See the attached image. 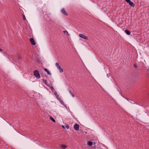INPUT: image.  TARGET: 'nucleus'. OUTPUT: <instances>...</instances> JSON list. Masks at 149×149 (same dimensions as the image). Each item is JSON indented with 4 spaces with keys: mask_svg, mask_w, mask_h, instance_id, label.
<instances>
[{
    "mask_svg": "<svg viewBox=\"0 0 149 149\" xmlns=\"http://www.w3.org/2000/svg\"><path fill=\"white\" fill-rule=\"evenodd\" d=\"M127 3H128L132 7H134V4L130 0V1Z\"/></svg>",
    "mask_w": 149,
    "mask_h": 149,
    "instance_id": "nucleus-8",
    "label": "nucleus"
},
{
    "mask_svg": "<svg viewBox=\"0 0 149 149\" xmlns=\"http://www.w3.org/2000/svg\"><path fill=\"white\" fill-rule=\"evenodd\" d=\"M108 74H107V76H108Z\"/></svg>",
    "mask_w": 149,
    "mask_h": 149,
    "instance_id": "nucleus-25",
    "label": "nucleus"
},
{
    "mask_svg": "<svg viewBox=\"0 0 149 149\" xmlns=\"http://www.w3.org/2000/svg\"><path fill=\"white\" fill-rule=\"evenodd\" d=\"M74 128L76 130H78L79 129V125L77 123L75 124L74 125Z\"/></svg>",
    "mask_w": 149,
    "mask_h": 149,
    "instance_id": "nucleus-4",
    "label": "nucleus"
},
{
    "mask_svg": "<svg viewBox=\"0 0 149 149\" xmlns=\"http://www.w3.org/2000/svg\"><path fill=\"white\" fill-rule=\"evenodd\" d=\"M43 82L45 83V84H47V81L46 80L43 79Z\"/></svg>",
    "mask_w": 149,
    "mask_h": 149,
    "instance_id": "nucleus-17",
    "label": "nucleus"
},
{
    "mask_svg": "<svg viewBox=\"0 0 149 149\" xmlns=\"http://www.w3.org/2000/svg\"><path fill=\"white\" fill-rule=\"evenodd\" d=\"M33 73L34 75L37 78L39 79L40 78V74L37 70H35L33 72Z\"/></svg>",
    "mask_w": 149,
    "mask_h": 149,
    "instance_id": "nucleus-2",
    "label": "nucleus"
},
{
    "mask_svg": "<svg viewBox=\"0 0 149 149\" xmlns=\"http://www.w3.org/2000/svg\"><path fill=\"white\" fill-rule=\"evenodd\" d=\"M50 119L52 120L53 122H55V120L51 116H50Z\"/></svg>",
    "mask_w": 149,
    "mask_h": 149,
    "instance_id": "nucleus-14",
    "label": "nucleus"
},
{
    "mask_svg": "<svg viewBox=\"0 0 149 149\" xmlns=\"http://www.w3.org/2000/svg\"><path fill=\"white\" fill-rule=\"evenodd\" d=\"M127 2H128L130 1V0H125Z\"/></svg>",
    "mask_w": 149,
    "mask_h": 149,
    "instance_id": "nucleus-22",
    "label": "nucleus"
},
{
    "mask_svg": "<svg viewBox=\"0 0 149 149\" xmlns=\"http://www.w3.org/2000/svg\"><path fill=\"white\" fill-rule=\"evenodd\" d=\"M55 96H56L57 99L59 100L61 103L62 105H64V103L63 101L61 100L60 98L58 97V95L57 94H55Z\"/></svg>",
    "mask_w": 149,
    "mask_h": 149,
    "instance_id": "nucleus-3",
    "label": "nucleus"
},
{
    "mask_svg": "<svg viewBox=\"0 0 149 149\" xmlns=\"http://www.w3.org/2000/svg\"><path fill=\"white\" fill-rule=\"evenodd\" d=\"M79 36L81 38H83L85 40H87L88 39L87 37L84 34H79Z\"/></svg>",
    "mask_w": 149,
    "mask_h": 149,
    "instance_id": "nucleus-5",
    "label": "nucleus"
},
{
    "mask_svg": "<svg viewBox=\"0 0 149 149\" xmlns=\"http://www.w3.org/2000/svg\"><path fill=\"white\" fill-rule=\"evenodd\" d=\"M55 65L60 72L61 73L63 72V70L61 68L60 65L58 63L56 62L55 63Z\"/></svg>",
    "mask_w": 149,
    "mask_h": 149,
    "instance_id": "nucleus-1",
    "label": "nucleus"
},
{
    "mask_svg": "<svg viewBox=\"0 0 149 149\" xmlns=\"http://www.w3.org/2000/svg\"><path fill=\"white\" fill-rule=\"evenodd\" d=\"M44 70L46 72L47 74L49 75H51L52 74L51 73L49 72V71L47 68H45L44 69Z\"/></svg>",
    "mask_w": 149,
    "mask_h": 149,
    "instance_id": "nucleus-7",
    "label": "nucleus"
},
{
    "mask_svg": "<svg viewBox=\"0 0 149 149\" xmlns=\"http://www.w3.org/2000/svg\"><path fill=\"white\" fill-rule=\"evenodd\" d=\"M71 94L72 97H73L74 96V94Z\"/></svg>",
    "mask_w": 149,
    "mask_h": 149,
    "instance_id": "nucleus-19",
    "label": "nucleus"
},
{
    "mask_svg": "<svg viewBox=\"0 0 149 149\" xmlns=\"http://www.w3.org/2000/svg\"><path fill=\"white\" fill-rule=\"evenodd\" d=\"M128 101H129V102H131V101H132V100H130V99H128V100H127Z\"/></svg>",
    "mask_w": 149,
    "mask_h": 149,
    "instance_id": "nucleus-21",
    "label": "nucleus"
},
{
    "mask_svg": "<svg viewBox=\"0 0 149 149\" xmlns=\"http://www.w3.org/2000/svg\"><path fill=\"white\" fill-rule=\"evenodd\" d=\"M134 67L135 68H136L137 67V65L136 63H135L134 65Z\"/></svg>",
    "mask_w": 149,
    "mask_h": 149,
    "instance_id": "nucleus-16",
    "label": "nucleus"
},
{
    "mask_svg": "<svg viewBox=\"0 0 149 149\" xmlns=\"http://www.w3.org/2000/svg\"><path fill=\"white\" fill-rule=\"evenodd\" d=\"M93 145V143L91 141H89L87 142V145L89 146H91Z\"/></svg>",
    "mask_w": 149,
    "mask_h": 149,
    "instance_id": "nucleus-10",
    "label": "nucleus"
},
{
    "mask_svg": "<svg viewBox=\"0 0 149 149\" xmlns=\"http://www.w3.org/2000/svg\"><path fill=\"white\" fill-rule=\"evenodd\" d=\"M125 32L128 35H129L130 34V32L127 30H126L125 31Z\"/></svg>",
    "mask_w": 149,
    "mask_h": 149,
    "instance_id": "nucleus-12",
    "label": "nucleus"
},
{
    "mask_svg": "<svg viewBox=\"0 0 149 149\" xmlns=\"http://www.w3.org/2000/svg\"><path fill=\"white\" fill-rule=\"evenodd\" d=\"M62 127H63V128H64V126L63 125H62Z\"/></svg>",
    "mask_w": 149,
    "mask_h": 149,
    "instance_id": "nucleus-24",
    "label": "nucleus"
},
{
    "mask_svg": "<svg viewBox=\"0 0 149 149\" xmlns=\"http://www.w3.org/2000/svg\"><path fill=\"white\" fill-rule=\"evenodd\" d=\"M61 147L63 149H65L67 147V146L63 144H61Z\"/></svg>",
    "mask_w": 149,
    "mask_h": 149,
    "instance_id": "nucleus-11",
    "label": "nucleus"
},
{
    "mask_svg": "<svg viewBox=\"0 0 149 149\" xmlns=\"http://www.w3.org/2000/svg\"><path fill=\"white\" fill-rule=\"evenodd\" d=\"M61 12L64 15H67V14L66 12L65 11V9H63L61 10Z\"/></svg>",
    "mask_w": 149,
    "mask_h": 149,
    "instance_id": "nucleus-9",
    "label": "nucleus"
},
{
    "mask_svg": "<svg viewBox=\"0 0 149 149\" xmlns=\"http://www.w3.org/2000/svg\"><path fill=\"white\" fill-rule=\"evenodd\" d=\"M22 17H23V20L24 21H25V20H26V17L24 15H22Z\"/></svg>",
    "mask_w": 149,
    "mask_h": 149,
    "instance_id": "nucleus-15",
    "label": "nucleus"
},
{
    "mask_svg": "<svg viewBox=\"0 0 149 149\" xmlns=\"http://www.w3.org/2000/svg\"><path fill=\"white\" fill-rule=\"evenodd\" d=\"M50 88L51 90L54 93L56 92L55 90L52 87H51Z\"/></svg>",
    "mask_w": 149,
    "mask_h": 149,
    "instance_id": "nucleus-13",
    "label": "nucleus"
},
{
    "mask_svg": "<svg viewBox=\"0 0 149 149\" xmlns=\"http://www.w3.org/2000/svg\"><path fill=\"white\" fill-rule=\"evenodd\" d=\"M29 41L33 45H36V42L33 38H30Z\"/></svg>",
    "mask_w": 149,
    "mask_h": 149,
    "instance_id": "nucleus-6",
    "label": "nucleus"
},
{
    "mask_svg": "<svg viewBox=\"0 0 149 149\" xmlns=\"http://www.w3.org/2000/svg\"><path fill=\"white\" fill-rule=\"evenodd\" d=\"M63 32L65 33H66L67 34H68V31H64Z\"/></svg>",
    "mask_w": 149,
    "mask_h": 149,
    "instance_id": "nucleus-18",
    "label": "nucleus"
},
{
    "mask_svg": "<svg viewBox=\"0 0 149 149\" xmlns=\"http://www.w3.org/2000/svg\"><path fill=\"white\" fill-rule=\"evenodd\" d=\"M66 127L67 129H68L69 128V127L68 125H67V126H66Z\"/></svg>",
    "mask_w": 149,
    "mask_h": 149,
    "instance_id": "nucleus-20",
    "label": "nucleus"
},
{
    "mask_svg": "<svg viewBox=\"0 0 149 149\" xmlns=\"http://www.w3.org/2000/svg\"><path fill=\"white\" fill-rule=\"evenodd\" d=\"M2 51H3V50L2 49H0V52H2Z\"/></svg>",
    "mask_w": 149,
    "mask_h": 149,
    "instance_id": "nucleus-23",
    "label": "nucleus"
}]
</instances>
